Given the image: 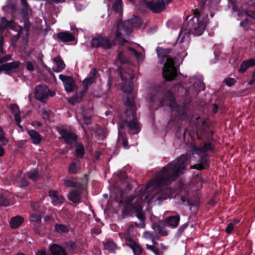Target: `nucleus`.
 Masks as SVG:
<instances>
[{
    "mask_svg": "<svg viewBox=\"0 0 255 255\" xmlns=\"http://www.w3.org/2000/svg\"><path fill=\"white\" fill-rule=\"evenodd\" d=\"M186 160V157L182 156L178 158L177 161H172L163 168L152 185L153 187L156 186L153 191L156 199L164 200L173 196L171 190L164 187V185L184 173Z\"/></svg>",
    "mask_w": 255,
    "mask_h": 255,
    "instance_id": "f257e3e1",
    "label": "nucleus"
},
{
    "mask_svg": "<svg viewBox=\"0 0 255 255\" xmlns=\"http://www.w3.org/2000/svg\"><path fill=\"white\" fill-rule=\"evenodd\" d=\"M119 72L121 74L122 81L123 82V86L122 87V90L124 92V100L125 104L128 109L127 113H130L131 111L132 116L133 117V110H134V95L132 93L133 89V83L131 80L133 78V75L132 71L130 70L128 72H124L122 73L121 68L119 69Z\"/></svg>",
    "mask_w": 255,
    "mask_h": 255,
    "instance_id": "f03ea898",
    "label": "nucleus"
},
{
    "mask_svg": "<svg viewBox=\"0 0 255 255\" xmlns=\"http://www.w3.org/2000/svg\"><path fill=\"white\" fill-rule=\"evenodd\" d=\"M143 203V195L128 197L125 201H121L123 209L122 210L124 215H128L131 213L135 214L137 218L143 225L145 220L144 213L142 211Z\"/></svg>",
    "mask_w": 255,
    "mask_h": 255,
    "instance_id": "7ed1b4c3",
    "label": "nucleus"
},
{
    "mask_svg": "<svg viewBox=\"0 0 255 255\" xmlns=\"http://www.w3.org/2000/svg\"><path fill=\"white\" fill-rule=\"evenodd\" d=\"M141 20L137 16L125 21L119 22L115 31V38L119 44H123L124 42L127 41L126 38L132 31L133 27H137L140 25Z\"/></svg>",
    "mask_w": 255,
    "mask_h": 255,
    "instance_id": "20e7f679",
    "label": "nucleus"
},
{
    "mask_svg": "<svg viewBox=\"0 0 255 255\" xmlns=\"http://www.w3.org/2000/svg\"><path fill=\"white\" fill-rule=\"evenodd\" d=\"M194 13L195 16L188 22L187 29L191 34L200 36L205 29L208 15L207 13L197 9L195 10Z\"/></svg>",
    "mask_w": 255,
    "mask_h": 255,
    "instance_id": "39448f33",
    "label": "nucleus"
},
{
    "mask_svg": "<svg viewBox=\"0 0 255 255\" xmlns=\"http://www.w3.org/2000/svg\"><path fill=\"white\" fill-rule=\"evenodd\" d=\"M9 26L10 28L14 30L17 31L18 32L15 35H13L11 38L12 42H16L20 36H23V39L24 42H26L28 39V30L27 29H23L22 27L19 26L13 22L12 21H8L5 18H1L0 23V29L2 27Z\"/></svg>",
    "mask_w": 255,
    "mask_h": 255,
    "instance_id": "423d86ee",
    "label": "nucleus"
},
{
    "mask_svg": "<svg viewBox=\"0 0 255 255\" xmlns=\"http://www.w3.org/2000/svg\"><path fill=\"white\" fill-rule=\"evenodd\" d=\"M163 77L168 81L172 80L177 75V70L174 65V61L170 58L167 59L163 68Z\"/></svg>",
    "mask_w": 255,
    "mask_h": 255,
    "instance_id": "0eeeda50",
    "label": "nucleus"
},
{
    "mask_svg": "<svg viewBox=\"0 0 255 255\" xmlns=\"http://www.w3.org/2000/svg\"><path fill=\"white\" fill-rule=\"evenodd\" d=\"M93 47H102L109 48L115 45L113 41H111L107 36H99L94 38L91 41Z\"/></svg>",
    "mask_w": 255,
    "mask_h": 255,
    "instance_id": "6e6552de",
    "label": "nucleus"
},
{
    "mask_svg": "<svg viewBox=\"0 0 255 255\" xmlns=\"http://www.w3.org/2000/svg\"><path fill=\"white\" fill-rule=\"evenodd\" d=\"M59 79L62 81L67 92H73L77 90L75 80L72 77L61 74L59 75Z\"/></svg>",
    "mask_w": 255,
    "mask_h": 255,
    "instance_id": "1a4fd4ad",
    "label": "nucleus"
},
{
    "mask_svg": "<svg viewBox=\"0 0 255 255\" xmlns=\"http://www.w3.org/2000/svg\"><path fill=\"white\" fill-rule=\"evenodd\" d=\"M49 94V90L45 85H39L36 87L35 91V98L40 101H43Z\"/></svg>",
    "mask_w": 255,
    "mask_h": 255,
    "instance_id": "9d476101",
    "label": "nucleus"
},
{
    "mask_svg": "<svg viewBox=\"0 0 255 255\" xmlns=\"http://www.w3.org/2000/svg\"><path fill=\"white\" fill-rule=\"evenodd\" d=\"M42 55H39V58L36 61L35 60H26L25 62V67L27 70L29 71H33L39 65L42 64Z\"/></svg>",
    "mask_w": 255,
    "mask_h": 255,
    "instance_id": "9b49d317",
    "label": "nucleus"
},
{
    "mask_svg": "<svg viewBox=\"0 0 255 255\" xmlns=\"http://www.w3.org/2000/svg\"><path fill=\"white\" fill-rule=\"evenodd\" d=\"M81 192L80 188L71 190L67 195V198L73 202L79 203L81 199Z\"/></svg>",
    "mask_w": 255,
    "mask_h": 255,
    "instance_id": "f8f14e48",
    "label": "nucleus"
},
{
    "mask_svg": "<svg viewBox=\"0 0 255 255\" xmlns=\"http://www.w3.org/2000/svg\"><path fill=\"white\" fill-rule=\"evenodd\" d=\"M148 7L154 12H159L165 8L164 2L162 0H158L156 2H150L147 4Z\"/></svg>",
    "mask_w": 255,
    "mask_h": 255,
    "instance_id": "ddd939ff",
    "label": "nucleus"
},
{
    "mask_svg": "<svg viewBox=\"0 0 255 255\" xmlns=\"http://www.w3.org/2000/svg\"><path fill=\"white\" fill-rule=\"evenodd\" d=\"M54 65L52 69L56 72L62 71L65 67V64L59 56L56 57L53 59Z\"/></svg>",
    "mask_w": 255,
    "mask_h": 255,
    "instance_id": "4468645a",
    "label": "nucleus"
},
{
    "mask_svg": "<svg viewBox=\"0 0 255 255\" xmlns=\"http://www.w3.org/2000/svg\"><path fill=\"white\" fill-rule=\"evenodd\" d=\"M60 133L66 142L72 143L76 139V136L73 133L66 129L61 130Z\"/></svg>",
    "mask_w": 255,
    "mask_h": 255,
    "instance_id": "2eb2a0df",
    "label": "nucleus"
},
{
    "mask_svg": "<svg viewBox=\"0 0 255 255\" xmlns=\"http://www.w3.org/2000/svg\"><path fill=\"white\" fill-rule=\"evenodd\" d=\"M152 228L154 230H157L158 235L160 236H166L168 235V232L165 228L163 221H160L157 224H153Z\"/></svg>",
    "mask_w": 255,
    "mask_h": 255,
    "instance_id": "dca6fc26",
    "label": "nucleus"
},
{
    "mask_svg": "<svg viewBox=\"0 0 255 255\" xmlns=\"http://www.w3.org/2000/svg\"><path fill=\"white\" fill-rule=\"evenodd\" d=\"M49 195L53 204H58L63 203L64 198L56 191H50Z\"/></svg>",
    "mask_w": 255,
    "mask_h": 255,
    "instance_id": "f3484780",
    "label": "nucleus"
},
{
    "mask_svg": "<svg viewBox=\"0 0 255 255\" xmlns=\"http://www.w3.org/2000/svg\"><path fill=\"white\" fill-rule=\"evenodd\" d=\"M19 65V62L16 61L6 63L0 66V72L1 71H9L16 69Z\"/></svg>",
    "mask_w": 255,
    "mask_h": 255,
    "instance_id": "a211bd4d",
    "label": "nucleus"
},
{
    "mask_svg": "<svg viewBox=\"0 0 255 255\" xmlns=\"http://www.w3.org/2000/svg\"><path fill=\"white\" fill-rule=\"evenodd\" d=\"M58 38L61 41L67 42L73 41L74 36L68 32H60L57 35Z\"/></svg>",
    "mask_w": 255,
    "mask_h": 255,
    "instance_id": "6ab92c4d",
    "label": "nucleus"
},
{
    "mask_svg": "<svg viewBox=\"0 0 255 255\" xmlns=\"http://www.w3.org/2000/svg\"><path fill=\"white\" fill-rule=\"evenodd\" d=\"M86 92V89H84L82 91L76 93L73 97L68 99L69 102L72 104L80 102Z\"/></svg>",
    "mask_w": 255,
    "mask_h": 255,
    "instance_id": "aec40b11",
    "label": "nucleus"
},
{
    "mask_svg": "<svg viewBox=\"0 0 255 255\" xmlns=\"http://www.w3.org/2000/svg\"><path fill=\"white\" fill-rule=\"evenodd\" d=\"M51 255H67L65 250L60 246L54 244L50 247Z\"/></svg>",
    "mask_w": 255,
    "mask_h": 255,
    "instance_id": "412c9836",
    "label": "nucleus"
},
{
    "mask_svg": "<svg viewBox=\"0 0 255 255\" xmlns=\"http://www.w3.org/2000/svg\"><path fill=\"white\" fill-rule=\"evenodd\" d=\"M211 144L210 143H207L205 144L204 146L200 148H197V147L193 146V150L197 154H199L200 156H203L205 154V152L208 150L211 149Z\"/></svg>",
    "mask_w": 255,
    "mask_h": 255,
    "instance_id": "4be33fe9",
    "label": "nucleus"
},
{
    "mask_svg": "<svg viewBox=\"0 0 255 255\" xmlns=\"http://www.w3.org/2000/svg\"><path fill=\"white\" fill-rule=\"evenodd\" d=\"M133 226L130 225L126 231L123 234H120V236L125 239L126 244L128 243V240L130 241H133L132 237L133 233Z\"/></svg>",
    "mask_w": 255,
    "mask_h": 255,
    "instance_id": "5701e85b",
    "label": "nucleus"
},
{
    "mask_svg": "<svg viewBox=\"0 0 255 255\" xmlns=\"http://www.w3.org/2000/svg\"><path fill=\"white\" fill-rule=\"evenodd\" d=\"M10 110L14 116L15 121L17 125L20 126L19 124L21 122V117L19 111V109L17 105L13 104L10 107Z\"/></svg>",
    "mask_w": 255,
    "mask_h": 255,
    "instance_id": "b1692460",
    "label": "nucleus"
},
{
    "mask_svg": "<svg viewBox=\"0 0 255 255\" xmlns=\"http://www.w3.org/2000/svg\"><path fill=\"white\" fill-rule=\"evenodd\" d=\"M189 33L188 30H182L179 34L178 37L176 41V44H180L185 42H188L189 39Z\"/></svg>",
    "mask_w": 255,
    "mask_h": 255,
    "instance_id": "393cba45",
    "label": "nucleus"
},
{
    "mask_svg": "<svg viewBox=\"0 0 255 255\" xmlns=\"http://www.w3.org/2000/svg\"><path fill=\"white\" fill-rule=\"evenodd\" d=\"M189 33L188 30H182L179 34L178 37L176 41V44H180L185 42H188L189 39Z\"/></svg>",
    "mask_w": 255,
    "mask_h": 255,
    "instance_id": "a878e982",
    "label": "nucleus"
},
{
    "mask_svg": "<svg viewBox=\"0 0 255 255\" xmlns=\"http://www.w3.org/2000/svg\"><path fill=\"white\" fill-rule=\"evenodd\" d=\"M23 218L20 216H15L12 218L9 222L10 226L12 229L19 227L23 223Z\"/></svg>",
    "mask_w": 255,
    "mask_h": 255,
    "instance_id": "bb28decb",
    "label": "nucleus"
},
{
    "mask_svg": "<svg viewBox=\"0 0 255 255\" xmlns=\"http://www.w3.org/2000/svg\"><path fill=\"white\" fill-rule=\"evenodd\" d=\"M180 220V217L178 215L170 216L167 218L165 222L170 226L175 228L177 226Z\"/></svg>",
    "mask_w": 255,
    "mask_h": 255,
    "instance_id": "cd10ccee",
    "label": "nucleus"
},
{
    "mask_svg": "<svg viewBox=\"0 0 255 255\" xmlns=\"http://www.w3.org/2000/svg\"><path fill=\"white\" fill-rule=\"evenodd\" d=\"M104 249L110 252L115 253L118 249L116 244L112 240H108L104 243Z\"/></svg>",
    "mask_w": 255,
    "mask_h": 255,
    "instance_id": "c85d7f7f",
    "label": "nucleus"
},
{
    "mask_svg": "<svg viewBox=\"0 0 255 255\" xmlns=\"http://www.w3.org/2000/svg\"><path fill=\"white\" fill-rule=\"evenodd\" d=\"M132 250L135 255H139L141 253V249L138 244L133 240L130 241L128 240V243L126 244Z\"/></svg>",
    "mask_w": 255,
    "mask_h": 255,
    "instance_id": "c756f323",
    "label": "nucleus"
},
{
    "mask_svg": "<svg viewBox=\"0 0 255 255\" xmlns=\"http://www.w3.org/2000/svg\"><path fill=\"white\" fill-rule=\"evenodd\" d=\"M255 65V60L252 58L250 59L249 60L244 61L242 63L239 71L240 72H244L247 69V68Z\"/></svg>",
    "mask_w": 255,
    "mask_h": 255,
    "instance_id": "7c9ffc66",
    "label": "nucleus"
},
{
    "mask_svg": "<svg viewBox=\"0 0 255 255\" xmlns=\"http://www.w3.org/2000/svg\"><path fill=\"white\" fill-rule=\"evenodd\" d=\"M127 124L129 128V130L133 133H136L139 131V126L135 119L132 120L131 122H127Z\"/></svg>",
    "mask_w": 255,
    "mask_h": 255,
    "instance_id": "2f4dec72",
    "label": "nucleus"
},
{
    "mask_svg": "<svg viewBox=\"0 0 255 255\" xmlns=\"http://www.w3.org/2000/svg\"><path fill=\"white\" fill-rule=\"evenodd\" d=\"M96 70H93V71H92L91 72V74H93V75L92 76L90 77L89 78H87L85 79L83 81V84L85 87V89H86V90H87L88 86L89 85H91V84H92L94 82L95 79L96 77Z\"/></svg>",
    "mask_w": 255,
    "mask_h": 255,
    "instance_id": "473e14b6",
    "label": "nucleus"
},
{
    "mask_svg": "<svg viewBox=\"0 0 255 255\" xmlns=\"http://www.w3.org/2000/svg\"><path fill=\"white\" fill-rule=\"evenodd\" d=\"M28 133L34 143L38 144L40 142L41 137L38 132L34 130H30Z\"/></svg>",
    "mask_w": 255,
    "mask_h": 255,
    "instance_id": "72a5a7b5",
    "label": "nucleus"
},
{
    "mask_svg": "<svg viewBox=\"0 0 255 255\" xmlns=\"http://www.w3.org/2000/svg\"><path fill=\"white\" fill-rule=\"evenodd\" d=\"M207 165V160L204 158H202L201 161L196 163V164L191 166V168L192 169H197L198 170H202L205 168Z\"/></svg>",
    "mask_w": 255,
    "mask_h": 255,
    "instance_id": "f704fd0d",
    "label": "nucleus"
},
{
    "mask_svg": "<svg viewBox=\"0 0 255 255\" xmlns=\"http://www.w3.org/2000/svg\"><path fill=\"white\" fill-rule=\"evenodd\" d=\"M55 229L57 233L60 234L66 233L69 231L68 227L62 224H56Z\"/></svg>",
    "mask_w": 255,
    "mask_h": 255,
    "instance_id": "c9c22d12",
    "label": "nucleus"
},
{
    "mask_svg": "<svg viewBox=\"0 0 255 255\" xmlns=\"http://www.w3.org/2000/svg\"><path fill=\"white\" fill-rule=\"evenodd\" d=\"M41 215L40 212H32L30 214L31 221L39 223L41 219Z\"/></svg>",
    "mask_w": 255,
    "mask_h": 255,
    "instance_id": "e433bc0d",
    "label": "nucleus"
},
{
    "mask_svg": "<svg viewBox=\"0 0 255 255\" xmlns=\"http://www.w3.org/2000/svg\"><path fill=\"white\" fill-rule=\"evenodd\" d=\"M75 151L76 155L79 157H83L85 154L84 147L80 143L77 144L75 145Z\"/></svg>",
    "mask_w": 255,
    "mask_h": 255,
    "instance_id": "4c0bfd02",
    "label": "nucleus"
},
{
    "mask_svg": "<svg viewBox=\"0 0 255 255\" xmlns=\"http://www.w3.org/2000/svg\"><path fill=\"white\" fill-rule=\"evenodd\" d=\"M27 176L34 181L37 180L39 178V174L36 170H32L26 173Z\"/></svg>",
    "mask_w": 255,
    "mask_h": 255,
    "instance_id": "58836bf2",
    "label": "nucleus"
},
{
    "mask_svg": "<svg viewBox=\"0 0 255 255\" xmlns=\"http://www.w3.org/2000/svg\"><path fill=\"white\" fill-rule=\"evenodd\" d=\"M247 15L248 17H245L244 21L240 22V25H243L245 23L249 22V21H251L252 18L255 19V12L250 11L247 13Z\"/></svg>",
    "mask_w": 255,
    "mask_h": 255,
    "instance_id": "ea45409f",
    "label": "nucleus"
},
{
    "mask_svg": "<svg viewBox=\"0 0 255 255\" xmlns=\"http://www.w3.org/2000/svg\"><path fill=\"white\" fill-rule=\"evenodd\" d=\"M128 49L130 51L131 53L133 54L135 56L138 61L139 62L142 60L143 59V55L141 53L137 52L134 49L131 48H129Z\"/></svg>",
    "mask_w": 255,
    "mask_h": 255,
    "instance_id": "a19ab883",
    "label": "nucleus"
},
{
    "mask_svg": "<svg viewBox=\"0 0 255 255\" xmlns=\"http://www.w3.org/2000/svg\"><path fill=\"white\" fill-rule=\"evenodd\" d=\"M157 55L159 57H163L169 53V50L163 49L162 48L158 47L156 50Z\"/></svg>",
    "mask_w": 255,
    "mask_h": 255,
    "instance_id": "79ce46f5",
    "label": "nucleus"
},
{
    "mask_svg": "<svg viewBox=\"0 0 255 255\" xmlns=\"http://www.w3.org/2000/svg\"><path fill=\"white\" fill-rule=\"evenodd\" d=\"M194 86L197 89L198 91L204 90L205 87L204 84L200 80H197V82L194 84Z\"/></svg>",
    "mask_w": 255,
    "mask_h": 255,
    "instance_id": "37998d69",
    "label": "nucleus"
},
{
    "mask_svg": "<svg viewBox=\"0 0 255 255\" xmlns=\"http://www.w3.org/2000/svg\"><path fill=\"white\" fill-rule=\"evenodd\" d=\"M146 248L154 253L155 255H162V253L159 252L158 249L152 245H146Z\"/></svg>",
    "mask_w": 255,
    "mask_h": 255,
    "instance_id": "c03bdc74",
    "label": "nucleus"
},
{
    "mask_svg": "<svg viewBox=\"0 0 255 255\" xmlns=\"http://www.w3.org/2000/svg\"><path fill=\"white\" fill-rule=\"evenodd\" d=\"M122 7V0H116L113 4V9L118 11L121 10Z\"/></svg>",
    "mask_w": 255,
    "mask_h": 255,
    "instance_id": "a18cd8bd",
    "label": "nucleus"
},
{
    "mask_svg": "<svg viewBox=\"0 0 255 255\" xmlns=\"http://www.w3.org/2000/svg\"><path fill=\"white\" fill-rule=\"evenodd\" d=\"M8 205H9V201L2 195H0V205L6 206Z\"/></svg>",
    "mask_w": 255,
    "mask_h": 255,
    "instance_id": "49530a36",
    "label": "nucleus"
},
{
    "mask_svg": "<svg viewBox=\"0 0 255 255\" xmlns=\"http://www.w3.org/2000/svg\"><path fill=\"white\" fill-rule=\"evenodd\" d=\"M77 170H78V168H77V165H76V163L74 162H72L69 167V173H74L77 171Z\"/></svg>",
    "mask_w": 255,
    "mask_h": 255,
    "instance_id": "de8ad7c7",
    "label": "nucleus"
},
{
    "mask_svg": "<svg viewBox=\"0 0 255 255\" xmlns=\"http://www.w3.org/2000/svg\"><path fill=\"white\" fill-rule=\"evenodd\" d=\"M63 181L64 183V184L67 186L70 187H76V184L71 180L63 179Z\"/></svg>",
    "mask_w": 255,
    "mask_h": 255,
    "instance_id": "09e8293b",
    "label": "nucleus"
},
{
    "mask_svg": "<svg viewBox=\"0 0 255 255\" xmlns=\"http://www.w3.org/2000/svg\"><path fill=\"white\" fill-rule=\"evenodd\" d=\"M155 91L154 90H152L150 92V94H148L147 96V99L150 102H153L154 99L155 98Z\"/></svg>",
    "mask_w": 255,
    "mask_h": 255,
    "instance_id": "8fccbe9b",
    "label": "nucleus"
},
{
    "mask_svg": "<svg viewBox=\"0 0 255 255\" xmlns=\"http://www.w3.org/2000/svg\"><path fill=\"white\" fill-rule=\"evenodd\" d=\"M143 237L147 240H153V235L148 231L144 232Z\"/></svg>",
    "mask_w": 255,
    "mask_h": 255,
    "instance_id": "3c124183",
    "label": "nucleus"
},
{
    "mask_svg": "<svg viewBox=\"0 0 255 255\" xmlns=\"http://www.w3.org/2000/svg\"><path fill=\"white\" fill-rule=\"evenodd\" d=\"M234 227H235V223H229L228 225L227 228H226V231L228 234H230L232 232L233 229L234 228Z\"/></svg>",
    "mask_w": 255,
    "mask_h": 255,
    "instance_id": "603ef678",
    "label": "nucleus"
},
{
    "mask_svg": "<svg viewBox=\"0 0 255 255\" xmlns=\"http://www.w3.org/2000/svg\"><path fill=\"white\" fill-rule=\"evenodd\" d=\"M31 207L32 208L33 212H40L39 210V205L38 203H32L31 204Z\"/></svg>",
    "mask_w": 255,
    "mask_h": 255,
    "instance_id": "864d4df0",
    "label": "nucleus"
},
{
    "mask_svg": "<svg viewBox=\"0 0 255 255\" xmlns=\"http://www.w3.org/2000/svg\"><path fill=\"white\" fill-rule=\"evenodd\" d=\"M4 132L1 128L0 127V142L2 144H5L6 143V140L3 137Z\"/></svg>",
    "mask_w": 255,
    "mask_h": 255,
    "instance_id": "5fc2aeb1",
    "label": "nucleus"
},
{
    "mask_svg": "<svg viewBox=\"0 0 255 255\" xmlns=\"http://www.w3.org/2000/svg\"><path fill=\"white\" fill-rule=\"evenodd\" d=\"M225 82L228 86H232L235 82V80L233 78H229L225 79Z\"/></svg>",
    "mask_w": 255,
    "mask_h": 255,
    "instance_id": "6e6d98bb",
    "label": "nucleus"
},
{
    "mask_svg": "<svg viewBox=\"0 0 255 255\" xmlns=\"http://www.w3.org/2000/svg\"><path fill=\"white\" fill-rule=\"evenodd\" d=\"M42 116L43 119H48L49 116V112L45 109L41 110Z\"/></svg>",
    "mask_w": 255,
    "mask_h": 255,
    "instance_id": "4d7b16f0",
    "label": "nucleus"
},
{
    "mask_svg": "<svg viewBox=\"0 0 255 255\" xmlns=\"http://www.w3.org/2000/svg\"><path fill=\"white\" fill-rule=\"evenodd\" d=\"M118 59L122 62H126V60L125 59V56L122 52H120L118 55Z\"/></svg>",
    "mask_w": 255,
    "mask_h": 255,
    "instance_id": "13d9d810",
    "label": "nucleus"
},
{
    "mask_svg": "<svg viewBox=\"0 0 255 255\" xmlns=\"http://www.w3.org/2000/svg\"><path fill=\"white\" fill-rule=\"evenodd\" d=\"M36 255H48L46 254V250L44 248L36 252Z\"/></svg>",
    "mask_w": 255,
    "mask_h": 255,
    "instance_id": "bf43d9fd",
    "label": "nucleus"
},
{
    "mask_svg": "<svg viewBox=\"0 0 255 255\" xmlns=\"http://www.w3.org/2000/svg\"><path fill=\"white\" fill-rule=\"evenodd\" d=\"M11 58V55H7L6 56L2 57V58L0 59V64L5 62L7 60H10Z\"/></svg>",
    "mask_w": 255,
    "mask_h": 255,
    "instance_id": "052dcab7",
    "label": "nucleus"
},
{
    "mask_svg": "<svg viewBox=\"0 0 255 255\" xmlns=\"http://www.w3.org/2000/svg\"><path fill=\"white\" fill-rule=\"evenodd\" d=\"M69 250H73L76 248V245L73 242H70L67 247Z\"/></svg>",
    "mask_w": 255,
    "mask_h": 255,
    "instance_id": "680f3d73",
    "label": "nucleus"
},
{
    "mask_svg": "<svg viewBox=\"0 0 255 255\" xmlns=\"http://www.w3.org/2000/svg\"><path fill=\"white\" fill-rule=\"evenodd\" d=\"M172 95H171V94H170V99H169L170 101L168 102L167 104H168L169 105V106L171 107V108L173 109V102L172 101Z\"/></svg>",
    "mask_w": 255,
    "mask_h": 255,
    "instance_id": "e2e57ef3",
    "label": "nucleus"
},
{
    "mask_svg": "<svg viewBox=\"0 0 255 255\" xmlns=\"http://www.w3.org/2000/svg\"><path fill=\"white\" fill-rule=\"evenodd\" d=\"M28 182L26 180L23 179L22 180V181L20 183L19 186L20 187H23V186H26L27 185H28Z\"/></svg>",
    "mask_w": 255,
    "mask_h": 255,
    "instance_id": "0e129e2a",
    "label": "nucleus"
},
{
    "mask_svg": "<svg viewBox=\"0 0 255 255\" xmlns=\"http://www.w3.org/2000/svg\"><path fill=\"white\" fill-rule=\"evenodd\" d=\"M83 119H84V121L85 122V123L87 125H89L91 123V120L90 118H85V117H84L83 118Z\"/></svg>",
    "mask_w": 255,
    "mask_h": 255,
    "instance_id": "69168bd1",
    "label": "nucleus"
},
{
    "mask_svg": "<svg viewBox=\"0 0 255 255\" xmlns=\"http://www.w3.org/2000/svg\"><path fill=\"white\" fill-rule=\"evenodd\" d=\"M32 125H33L34 126H39H39H41V124L39 121H34L32 123Z\"/></svg>",
    "mask_w": 255,
    "mask_h": 255,
    "instance_id": "338daca9",
    "label": "nucleus"
},
{
    "mask_svg": "<svg viewBox=\"0 0 255 255\" xmlns=\"http://www.w3.org/2000/svg\"><path fill=\"white\" fill-rule=\"evenodd\" d=\"M123 144L125 148H127L128 146V141L126 139L123 138Z\"/></svg>",
    "mask_w": 255,
    "mask_h": 255,
    "instance_id": "774afa93",
    "label": "nucleus"
}]
</instances>
